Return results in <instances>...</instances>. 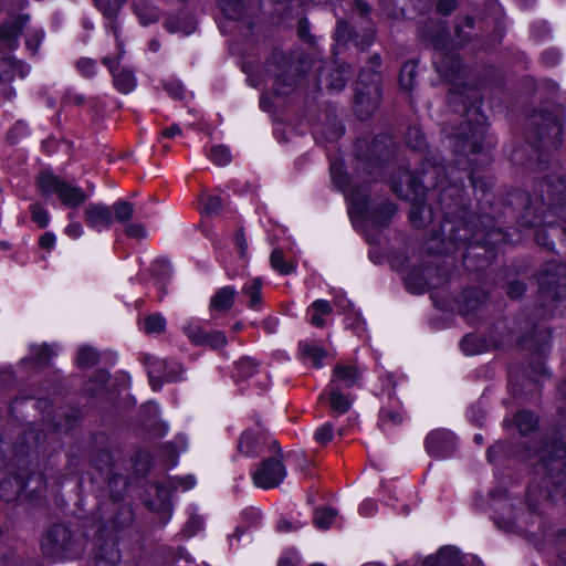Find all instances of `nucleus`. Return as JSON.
<instances>
[{
  "instance_id": "e2e57ef3",
  "label": "nucleus",
  "mask_w": 566,
  "mask_h": 566,
  "mask_svg": "<svg viewBox=\"0 0 566 566\" xmlns=\"http://www.w3.org/2000/svg\"><path fill=\"white\" fill-rule=\"evenodd\" d=\"M335 34H336V40L338 42H340V41L346 42L347 39L350 36L349 25L344 21L338 22Z\"/></svg>"
},
{
  "instance_id": "dca6fc26",
  "label": "nucleus",
  "mask_w": 566,
  "mask_h": 566,
  "mask_svg": "<svg viewBox=\"0 0 566 566\" xmlns=\"http://www.w3.org/2000/svg\"><path fill=\"white\" fill-rule=\"evenodd\" d=\"M234 378L237 380L251 379L253 385L261 389H265L270 385L268 373L249 357L242 358L237 363Z\"/></svg>"
},
{
  "instance_id": "72a5a7b5",
  "label": "nucleus",
  "mask_w": 566,
  "mask_h": 566,
  "mask_svg": "<svg viewBox=\"0 0 566 566\" xmlns=\"http://www.w3.org/2000/svg\"><path fill=\"white\" fill-rule=\"evenodd\" d=\"M460 562V553L452 546L441 548L436 557L438 566H459Z\"/></svg>"
},
{
  "instance_id": "c9c22d12",
  "label": "nucleus",
  "mask_w": 566,
  "mask_h": 566,
  "mask_svg": "<svg viewBox=\"0 0 566 566\" xmlns=\"http://www.w3.org/2000/svg\"><path fill=\"white\" fill-rule=\"evenodd\" d=\"M515 423L522 434L533 431L537 426L536 417L530 411H520L515 416Z\"/></svg>"
},
{
  "instance_id": "f704fd0d",
  "label": "nucleus",
  "mask_w": 566,
  "mask_h": 566,
  "mask_svg": "<svg viewBox=\"0 0 566 566\" xmlns=\"http://www.w3.org/2000/svg\"><path fill=\"white\" fill-rule=\"evenodd\" d=\"M337 512L331 507H317L314 513V524L321 530H327L335 521Z\"/></svg>"
},
{
  "instance_id": "423d86ee",
  "label": "nucleus",
  "mask_w": 566,
  "mask_h": 566,
  "mask_svg": "<svg viewBox=\"0 0 566 566\" xmlns=\"http://www.w3.org/2000/svg\"><path fill=\"white\" fill-rule=\"evenodd\" d=\"M380 76L376 71H364L359 74L355 94V112L360 119H367L377 109L380 93Z\"/></svg>"
},
{
  "instance_id": "4d7b16f0",
  "label": "nucleus",
  "mask_w": 566,
  "mask_h": 566,
  "mask_svg": "<svg viewBox=\"0 0 566 566\" xmlns=\"http://www.w3.org/2000/svg\"><path fill=\"white\" fill-rule=\"evenodd\" d=\"M106 2H107V0H95V3L97 6V8L99 10H102L107 15V18L109 19V27L108 28L114 33V36H115L116 41H118V39H119L118 27L115 23V21L113 20L115 12L114 11H109V10L106 9V7H105Z\"/></svg>"
},
{
  "instance_id": "aec40b11",
  "label": "nucleus",
  "mask_w": 566,
  "mask_h": 566,
  "mask_svg": "<svg viewBox=\"0 0 566 566\" xmlns=\"http://www.w3.org/2000/svg\"><path fill=\"white\" fill-rule=\"evenodd\" d=\"M513 339H493L492 343L486 342L485 338L478 334H469L463 337L461 340V349L465 355L472 356L481 354L488 350L491 346H504L506 344H512Z\"/></svg>"
},
{
  "instance_id": "473e14b6",
  "label": "nucleus",
  "mask_w": 566,
  "mask_h": 566,
  "mask_svg": "<svg viewBox=\"0 0 566 566\" xmlns=\"http://www.w3.org/2000/svg\"><path fill=\"white\" fill-rule=\"evenodd\" d=\"M167 326L166 318L160 313H155L145 317L143 329L146 334H161Z\"/></svg>"
},
{
  "instance_id": "f3484780",
  "label": "nucleus",
  "mask_w": 566,
  "mask_h": 566,
  "mask_svg": "<svg viewBox=\"0 0 566 566\" xmlns=\"http://www.w3.org/2000/svg\"><path fill=\"white\" fill-rule=\"evenodd\" d=\"M84 218L88 228L101 232L109 229L114 221L113 210L104 203H90L84 209Z\"/></svg>"
},
{
  "instance_id": "69168bd1",
  "label": "nucleus",
  "mask_w": 566,
  "mask_h": 566,
  "mask_svg": "<svg viewBox=\"0 0 566 566\" xmlns=\"http://www.w3.org/2000/svg\"><path fill=\"white\" fill-rule=\"evenodd\" d=\"M165 87L171 97L176 99L184 97V87L180 83H167Z\"/></svg>"
},
{
  "instance_id": "2f4dec72",
  "label": "nucleus",
  "mask_w": 566,
  "mask_h": 566,
  "mask_svg": "<svg viewBox=\"0 0 566 566\" xmlns=\"http://www.w3.org/2000/svg\"><path fill=\"white\" fill-rule=\"evenodd\" d=\"M185 335L197 345H203L209 342L208 334L205 333L198 321L191 319L184 327Z\"/></svg>"
},
{
  "instance_id": "603ef678",
  "label": "nucleus",
  "mask_w": 566,
  "mask_h": 566,
  "mask_svg": "<svg viewBox=\"0 0 566 566\" xmlns=\"http://www.w3.org/2000/svg\"><path fill=\"white\" fill-rule=\"evenodd\" d=\"M168 483L174 490L187 491L195 486L196 480L192 475H187L184 478L175 476L169 479Z\"/></svg>"
},
{
  "instance_id": "79ce46f5",
  "label": "nucleus",
  "mask_w": 566,
  "mask_h": 566,
  "mask_svg": "<svg viewBox=\"0 0 566 566\" xmlns=\"http://www.w3.org/2000/svg\"><path fill=\"white\" fill-rule=\"evenodd\" d=\"M44 39V31L40 28L28 29L25 34V46L31 52V54H35Z\"/></svg>"
},
{
  "instance_id": "6ab92c4d",
  "label": "nucleus",
  "mask_w": 566,
  "mask_h": 566,
  "mask_svg": "<svg viewBox=\"0 0 566 566\" xmlns=\"http://www.w3.org/2000/svg\"><path fill=\"white\" fill-rule=\"evenodd\" d=\"M266 73L269 78H273L272 86L275 94L287 95L294 90L295 78L290 74V67L287 69L286 63L276 65L269 62Z\"/></svg>"
},
{
  "instance_id": "774afa93",
  "label": "nucleus",
  "mask_w": 566,
  "mask_h": 566,
  "mask_svg": "<svg viewBox=\"0 0 566 566\" xmlns=\"http://www.w3.org/2000/svg\"><path fill=\"white\" fill-rule=\"evenodd\" d=\"M381 420L390 421L395 424L400 423L402 421V417L399 412L391 410H381Z\"/></svg>"
},
{
  "instance_id": "ddd939ff",
  "label": "nucleus",
  "mask_w": 566,
  "mask_h": 566,
  "mask_svg": "<svg viewBox=\"0 0 566 566\" xmlns=\"http://www.w3.org/2000/svg\"><path fill=\"white\" fill-rule=\"evenodd\" d=\"M116 42L118 50L117 56L114 59L111 56H105L103 59V64L108 69L109 73L112 74L114 85L117 88V91L123 94H128L133 92L136 87V77L134 73L129 70L117 71L119 61L124 55V49L123 43L119 40Z\"/></svg>"
},
{
  "instance_id": "8fccbe9b",
  "label": "nucleus",
  "mask_w": 566,
  "mask_h": 566,
  "mask_svg": "<svg viewBox=\"0 0 566 566\" xmlns=\"http://www.w3.org/2000/svg\"><path fill=\"white\" fill-rule=\"evenodd\" d=\"M334 437V428L329 422L318 427L314 431V440L319 444L328 443Z\"/></svg>"
},
{
  "instance_id": "a211bd4d",
  "label": "nucleus",
  "mask_w": 566,
  "mask_h": 566,
  "mask_svg": "<svg viewBox=\"0 0 566 566\" xmlns=\"http://www.w3.org/2000/svg\"><path fill=\"white\" fill-rule=\"evenodd\" d=\"M364 370L356 364L338 363L332 371L329 384L350 389L360 384Z\"/></svg>"
},
{
  "instance_id": "c85d7f7f",
  "label": "nucleus",
  "mask_w": 566,
  "mask_h": 566,
  "mask_svg": "<svg viewBox=\"0 0 566 566\" xmlns=\"http://www.w3.org/2000/svg\"><path fill=\"white\" fill-rule=\"evenodd\" d=\"M119 553L114 543L105 544L95 555L93 566H116Z\"/></svg>"
},
{
  "instance_id": "de8ad7c7",
  "label": "nucleus",
  "mask_w": 566,
  "mask_h": 566,
  "mask_svg": "<svg viewBox=\"0 0 566 566\" xmlns=\"http://www.w3.org/2000/svg\"><path fill=\"white\" fill-rule=\"evenodd\" d=\"M478 294L479 293L476 291H468L463 295L464 304L462 311L465 315L476 311L482 305V301Z\"/></svg>"
},
{
  "instance_id": "a18cd8bd",
  "label": "nucleus",
  "mask_w": 566,
  "mask_h": 566,
  "mask_svg": "<svg viewBox=\"0 0 566 566\" xmlns=\"http://www.w3.org/2000/svg\"><path fill=\"white\" fill-rule=\"evenodd\" d=\"M407 145L415 150H422L426 147V139L418 127H410L406 134Z\"/></svg>"
},
{
  "instance_id": "9b49d317",
  "label": "nucleus",
  "mask_w": 566,
  "mask_h": 566,
  "mask_svg": "<svg viewBox=\"0 0 566 566\" xmlns=\"http://www.w3.org/2000/svg\"><path fill=\"white\" fill-rule=\"evenodd\" d=\"M143 361L147 367L149 382L154 390H159L164 382L181 379L182 368L176 361L168 363L150 355H145Z\"/></svg>"
},
{
  "instance_id": "4c0bfd02",
  "label": "nucleus",
  "mask_w": 566,
  "mask_h": 566,
  "mask_svg": "<svg viewBox=\"0 0 566 566\" xmlns=\"http://www.w3.org/2000/svg\"><path fill=\"white\" fill-rule=\"evenodd\" d=\"M53 355L55 353L49 345L32 346L30 349V358L39 366L48 364Z\"/></svg>"
},
{
  "instance_id": "2eb2a0df",
  "label": "nucleus",
  "mask_w": 566,
  "mask_h": 566,
  "mask_svg": "<svg viewBox=\"0 0 566 566\" xmlns=\"http://www.w3.org/2000/svg\"><path fill=\"white\" fill-rule=\"evenodd\" d=\"M347 390L328 382L326 388L319 394L318 400L327 401L335 415H344L350 409L354 400Z\"/></svg>"
},
{
  "instance_id": "cd10ccee",
  "label": "nucleus",
  "mask_w": 566,
  "mask_h": 566,
  "mask_svg": "<svg viewBox=\"0 0 566 566\" xmlns=\"http://www.w3.org/2000/svg\"><path fill=\"white\" fill-rule=\"evenodd\" d=\"M262 280L259 277L252 279L248 281L243 287L242 293L249 297V304L248 306L252 310L259 311L261 307V287H262Z\"/></svg>"
},
{
  "instance_id": "f8f14e48",
  "label": "nucleus",
  "mask_w": 566,
  "mask_h": 566,
  "mask_svg": "<svg viewBox=\"0 0 566 566\" xmlns=\"http://www.w3.org/2000/svg\"><path fill=\"white\" fill-rule=\"evenodd\" d=\"M286 476V469L279 457L262 461L252 472L255 486L268 490L280 485Z\"/></svg>"
},
{
  "instance_id": "7ed1b4c3",
  "label": "nucleus",
  "mask_w": 566,
  "mask_h": 566,
  "mask_svg": "<svg viewBox=\"0 0 566 566\" xmlns=\"http://www.w3.org/2000/svg\"><path fill=\"white\" fill-rule=\"evenodd\" d=\"M28 15H20L0 27V82H10L15 76L23 78L29 67L11 57V52L18 48L19 34L27 28Z\"/></svg>"
},
{
  "instance_id": "4468645a",
  "label": "nucleus",
  "mask_w": 566,
  "mask_h": 566,
  "mask_svg": "<svg viewBox=\"0 0 566 566\" xmlns=\"http://www.w3.org/2000/svg\"><path fill=\"white\" fill-rule=\"evenodd\" d=\"M424 444L427 452L431 457L444 459L454 453L457 440L452 432L437 429L427 436Z\"/></svg>"
},
{
  "instance_id": "4be33fe9",
  "label": "nucleus",
  "mask_w": 566,
  "mask_h": 566,
  "mask_svg": "<svg viewBox=\"0 0 566 566\" xmlns=\"http://www.w3.org/2000/svg\"><path fill=\"white\" fill-rule=\"evenodd\" d=\"M237 290L233 286H222L211 296L209 303L210 313L228 312L234 304Z\"/></svg>"
},
{
  "instance_id": "680f3d73",
  "label": "nucleus",
  "mask_w": 566,
  "mask_h": 566,
  "mask_svg": "<svg viewBox=\"0 0 566 566\" xmlns=\"http://www.w3.org/2000/svg\"><path fill=\"white\" fill-rule=\"evenodd\" d=\"M209 342L206 344L211 345L214 348L222 347L227 344V338L221 332H214L212 334H208Z\"/></svg>"
},
{
  "instance_id": "0e129e2a",
  "label": "nucleus",
  "mask_w": 566,
  "mask_h": 566,
  "mask_svg": "<svg viewBox=\"0 0 566 566\" xmlns=\"http://www.w3.org/2000/svg\"><path fill=\"white\" fill-rule=\"evenodd\" d=\"M234 243H235L237 248L239 249L240 255L242 258H245L247 251H248V243H247V239L244 237V233L241 230H239L235 233Z\"/></svg>"
},
{
  "instance_id": "0eeeda50",
  "label": "nucleus",
  "mask_w": 566,
  "mask_h": 566,
  "mask_svg": "<svg viewBox=\"0 0 566 566\" xmlns=\"http://www.w3.org/2000/svg\"><path fill=\"white\" fill-rule=\"evenodd\" d=\"M391 265L403 274L405 285L413 294L423 293L427 289L438 286L441 282L437 269L431 264L422 269L407 259L400 262V258H396L391 261Z\"/></svg>"
},
{
  "instance_id": "ea45409f",
  "label": "nucleus",
  "mask_w": 566,
  "mask_h": 566,
  "mask_svg": "<svg viewBox=\"0 0 566 566\" xmlns=\"http://www.w3.org/2000/svg\"><path fill=\"white\" fill-rule=\"evenodd\" d=\"M31 219L39 228L44 229L50 223L49 211L39 202H34L30 206Z\"/></svg>"
},
{
  "instance_id": "bb28decb",
  "label": "nucleus",
  "mask_w": 566,
  "mask_h": 566,
  "mask_svg": "<svg viewBox=\"0 0 566 566\" xmlns=\"http://www.w3.org/2000/svg\"><path fill=\"white\" fill-rule=\"evenodd\" d=\"M25 483L17 476L8 478L0 483V499L10 502L18 499L24 490Z\"/></svg>"
},
{
  "instance_id": "39448f33",
  "label": "nucleus",
  "mask_w": 566,
  "mask_h": 566,
  "mask_svg": "<svg viewBox=\"0 0 566 566\" xmlns=\"http://www.w3.org/2000/svg\"><path fill=\"white\" fill-rule=\"evenodd\" d=\"M36 187L43 196L55 195L61 203L69 209L78 208L88 198V195L82 188L60 179L48 170L38 175Z\"/></svg>"
},
{
  "instance_id": "a19ab883",
  "label": "nucleus",
  "mask_w": 566,
  "mask_h": 566,
  "mask_svg": "<svg viewBox=\"0 0 566 566\" xmlns=\"http://www.w3.org/2000/svg\"><path fill=\"white\" fill-rule=\"evenodd\" d=\"M111 209L113 210L114 219L119 222L128 221L134 214L133 205L124 200L116 201Z\"/></svg>"
},
{
  "instance_id": "393cba45",
  "label": "nucleus",
  "mask_w": 566,
  "mask_h": 566,
  "mask_svg": "<svg viewBox=\"0 0 566 566\" xmlns=\"http://www.w3.org/2000/svg\"><path fill=\"white\" fill-rule=\"evenodd\" d=\"M394 142L388 135L378 136L371 144L366 160L380 161L387 159L392 153Z\"/></svg>"
},
{
  "instance_id": "09e8293b",
  "label": "nucleus",
  "mask_w": 566,
  "mask_h": 566,
  "mask_svg": "<svg viewBox=\"0 0 566 566\" xmlns=\"http://www.w3.org/2000/svg\"><path fill=\"white\" fill-rule=\"evenodd\" d=\"M331 177L335 186L342 190H344L348 184L347 175L344 172L342 165L332 164L331 165Z\"/></svg>"
},
{
  "instance_id": "58836bf2",
  "label": "nucleus",
  "mask_w": 566,
  "mask_h": 566,
  "mask_svg": "<svg viewBox=\"0 0 566 566\" xmlns=\"http://www.w3.org/2000/svg\"><path fill=\"white\" fill-rule=\"evenodd\" d=\"M417 65L415 62H407L402 65L400 75H399V84L403 90H411L415 85V76H416Z\"/></svg>"
},
{
  "instance_id": "f03ea898",
  "label": "nucleus",
  "mask_w": 566,
  "mask_h": 566,
  "mask_svg": "<svg viewBox=\"0 0 566 566\" xmlns=\"http://www.w3.org/2000/svg\"><path fill=\"white\" fill-rule=\"evenodd\" d=\"M447 168L438 164H428L422 170L421 179L415 177L409 170L399 172L398 180L392 181V190L401 198L411 201L409 218L413 227L423 228L433 220L431 207L423 201L429 188H442L441 206L450 207L447 198L460 192L458 187H444Z\"/></svg>"
},
{
  "instance_id": "c03bdc74",
  "label": "nucleus",
  "mask_w": 566,
  "mask_h": 566,
  "mask_svg": "<svg viewBox=\"0 0 566 566\" xmlns=\"http://www.w3.org/2000/svg\"><path fill=\"white\" fill-rule=\"evenodd\" d=\"M187 449V440L184 436H178L172 442H168L165 446V454L168 461H172L175 464V458L179 452H182Z\"/></svg>"
},
{
  "instance_id": "052dcab7",
  "label": "nucleus",
  "mask_w": 566,
  "mask_h": 566,
  "mask_svg": "<svg viewBox=\"0 0 566 566\" xmlns=\"http://www.w3.org/2000/svg\"><path fill=\"white\" fill-rule=\"evenodd\" d=\"M377 511V503L374 500H365L359 506V513L363 516H373Z\"/></svg>"
},
{
  "instance_id": "1a4fd4ad",
  "label": "nucleus",
  "mask_w": 566,
  "mask_h": 566,
  "mask_svg": "<svg viewBox=\"0 0 566 566\" xmlns=\"http://www.w3.org/2000/svg\"><path fill=\"white\" fill-rule=\"evenodd\" d=\"M538 455L536 471L547 473L556 488L566 493V448L554 443L552 450H541Z\"/></svg>"
},
{
  "instance_id": "20e7f679",
  "label": "nucleus",
  "mask_w": 566,
  "mask_h": 566,
  "mask_svg": "<svg viewBox=\"0 0 566 566\" xmlns=\"http://www.w3.org/2000/svg\"><path fill=\"white\" fill-rule=\"evenodd\" d=\"M451 211L446 212L443 222L440 226V235L431 238L428 250L432 253H450L460 243L474 240L476 231L472 230L465 220L467 212L461 210L462 216L451 217Z\"/></svg>"
},
{
  "instance_id": "37998d69",
  "label": "nucleus",
  "mask_w": 566,
  "mask_h": 566,
  "mask_svg": "<svg viewBox=\"0 0 566 566\" xmlns=\"http://www.w3.org/2000/svg\"><path fill=\"white\" fill-rule=\"evenodd\" d=\"M209 158L219 166H226L231 161V154L227 146H213L209 150Z\"/></svg>"
},
{
  "instance_id": "412c9836",
  "label": "nucleus",
  "mask_w": 566,
  "mask_h": 566,
  "mask_svg": "<svg viewBox=\"0 0 566 566\" xmlns=\"http://www.w3.org/2000/svg\"><path fill=\"white\" fill-rule=\"evenodd\" d=\"M298 350L302 358L316 368L323 366V359L327 356V352L321 343L313 339L301 340L298 343Z\"/></svg>"
},
{
  "instance_id": "49530a36",
  "label": "nucleus",
  "mask_w": 566,
  "mask_h": 566,
  "mask_svg": "<svg viewBox=\"0 0 566 566\" xmlns=\"http://www.w3.org/2000/svg\"><path fill=\"white\" fill-rule=\"evenodd\" d=\"M77 70L81 73V75L92 78L97 74V63L95 60L83 57L77 61Z\"/></svg>"
},
{
  "instance_id": "c756f323",
  "label": "nucleus",
  "mask_w": 566,
  "mask_h": 566,
  "mask_svg": "<svg viewBox=\"0 0 566 566\" xmlns=\"http://www.w3.org/2000/svg\"><path fill=\"white\" fill-rule=\"evenodd\" d=\"M219 6L227 18L238 20L245 12L247 0H219Z\"/></svg>"
},
{
  "instance_id": "6e6552de",
  "label": "nucleus",
  "mask_w": 566,
  "mask_h": 566,
  "mask_svg": "<svg viewBox=\"0 0 566 566\" xmlns=\"http://www.w3.org/2000/svg\"><path fill=\"white\" fill-rule=\"evenodd\" d=\"M346 198L349 201L348 212L350 217L360 220H370L377 227H384L387 224L388 219L395 213V207L392 203L387 202L382 205L381 211L373 216L368 212L367 203V190L366 188L356 189L350 187L346 191Z\"/></svg>"
},
{
  "instance_id": "7c9ffc66",
  "label": "nucleus",
  "mask_w": 566,
  "mask_h": 566,
  "mask_svg": "<svg viewBox=\"0 0 566 566\" xmlns=\"http://www.w3.org/2000/svg\"><path fill=\"white\" fill-rule=\"evenodd\" d=\"M271 268L281 275H287L295 271V264L284 260L283 252L279 249L272 251L270 255Z\"/></svg>"
},
{
  "instance_id": "5fc2aeb1",
  "label": "nucleus",
  "mask_w": 566,
  "mask_h": 566,
  "mask_svg": "<svg viewBox=\"0 0 566 566\" xmlns=\"http://www.w3.org/2000/svg\"><path fill=\"white\" fill-rule=\"evenodd\" d=\"M203 527V520L200 516H191L184 527V535L187 537L195 536Z\"/></svg>"
},
{
  "instance_id": "f257e3e1",
  "label": "nucleus",
  "mask_w": 566,
  "mask_h": 566,
  "mask_svg": "<svg viewBox=\"0 0 566 566\" xmlns=\"http://www.w3.org/2000/svg\"><path fill=\"white\" fill-rule=\"evenodd\" d=\"M433 62L440 76L450 81L452 87L449 103L455 112L463 111L467 120L454 135L455 151L475 154L482 150L486 118L480 112L479 92L474 87L463 85V69L458 56L437 52Z\"/></svg>"
},
{
  "instance_id": "338daca9",
  "label": "nucleus",
  "mask_w": 566,
  "mask_h": 566,
  "mask_svg": "<svg viewBox=\"0 0 566 566\" xmlns=\"http://www.w3.org/2000/svg\"><path fill=\"white\" fill-rule=\"evenodd\" d=\"M56 238L52 232H45L40 237L39 244L43 249H52L55 245Z\"/></svg>"
},
{
  "instance_id": "864d4df0",
  "label": "nucleus",
  "mask_w": 566,
  "mask_h": 566,
  "mask_svg": "<svg viewBox=\"0 0 566 566\" xmlns=\"http://www.w3.org/2000/svg\"><path fill=\"white\" fill-rule=\"evenodd\" d=\"M166 29L169 32H184L185 34H190L195 31V25L190 23L189 25H182L179 18H170L165 22Z\"/></svg>"
},
{
  "instance_id": "3c124183",
  "label": "nucleus",
  "mask_w": 566,
  "mask_h": 566,
  "mask_svg": "<svg viewBox=\"0 0 566 566\" xmlns=\"http://www.w3.org/2000/svg\"><path fill=\"white\" fill-rule=\"evenodd\" d=\"M67 219L70 220V223L65 227L64 233L74 240L81 238L84 231L82 224L75 221V213L70 212L67 214Z\"/></svg>"
},
{
  "instance_id": "a878e982",
  "label": "nucleus",
  "mask_w": 566,
  "mask_h": 566,
  "mask_svg": "<svg viewBox=\"0 0 566 566\" xmlns=\"http://www.w3.org/2000/svg\"><path fill=\"white\" fill-rule=\"evenodd\" d=\"M331 313L332 306L325 300H316L307 308L308 321L315 327H324L326 324L324 317L329 316Z\"/></svg>"
},
{
  "instance_id": "b1692460",
  "label": "nucleus",
  "mask_w": 566,
  "mask_h": 566,
  "mask_svg": "<svg viewBox=\"0 0 566 566\" xmlns=\"http://www.w3.org/2000/svg\"><path fill=\"white\" fill-rule=\"evenodd\" d=\"M265 439V433L248 430L242 433L239 440V451L247 457H254L262 452Z\"/></svg>"
},
{
  "instance_id": "6e6d98bb",
  "label": "nucleus",
  "mask_w": 566,
  "mask_h": 566,
  "mask_svg": "<svg viewBox=\"0 0 566 566\" xmlns=\"http://www.w3.org/2000/svg\"><path fill=\"white\" fill-rule=\"evenodd\" d=\"M222 208V199L219 196H208L203 202V211L207 214H216Z\"/></svg>"
},
{
  "instance_id": "bf43d9fd",
  "label": "nucleus",
  "mask_w": 566,
  "mask_h": 566,
  "mask_svg": "<svg viewBox=\"0 0 566 566\" xmlns=\"http://www.w3.org/2000/svg\"><path fill=\"white\" fill-rule=\"evenodd\" d=\"M560 60V54L557 50H547L542 54V61L547 66L556 65Z\"/></svg>"
},
{
  "instance_id": "9d476101",
  "label": "nucleus",
  "mask_w": 566,
  "mask_h": 566,
  "mask_svg": "<svg viewBox=\"0 0 566 566\" xmlns=\"http://www.w3.org/2000/svg\"><path fill=\"white\" fill-rule=\"evenodd\" d=\"M44 555L52 558L74 557L73 542L70 531L64 525H54L41 541Z\"/></svg>"
},
{
  "instance_id": "e433bc0d",
  "label": "nucleus",
  "mask_w": 566,
  "mask_h": 566,
  "mask_svg": "<svg viewBox=\"0 0 566 566\" xmlns=\"http://www.w3.org/2000/svg\"><path fill=\"white\" fill-rule=\"evenodd\" d=\"M98 361V353L90 346L78 348L76 363L81 368H90Z\"/></svg>"
},
{
  "instance_id": "13d9d810",
  "label": "nucleus",
  "mask_w": 566,
  "mask_h": 566,
  "mask_svg": "<svg viewBox=\"0 0 566 566\" xmlns=\"http://www.w3.org/2000/svg\"><path fill=\"white\" fill-rule=\"evenodd\" d=\"M127 237L133 239H144L147 235V231L142 223H129L125 229Z\"/></svg>"
},
{
  "instance_id": "5701e85b",
  "label": "nucleus",
  "mask_w": 566,
  "mask_h": 566,
  "mask_svg": "<svg viewBox=\"0 0 566 566\" xmlns=\"http://www.w3.org/2000/svg\"><path fill=\"white\" fill-rule=\"evenodd\" d=\"M539 189L546 193V197H543L544 203L548 209H553L563 199L566 185L559 178H549L547 181L539 184Z\"/></svg>"
}]
</instances>
